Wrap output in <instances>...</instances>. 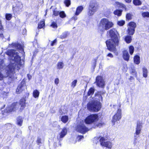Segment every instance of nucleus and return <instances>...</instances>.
Listing matches in <instances>:
<instances>
[{
  "label": "nucleus",
  "instance_id": "1",
  "mask_svg": "<svg viewBox=\"0 0 149 149\" xmlns=\"http://www.w3.org/2000/svg\"><path fill=\"white\" fill-rule=\"evenodd\" d=\"M6 54L10 56V63L6 68V72L8 76L12 80L17 78L15 74V70L20 69V67L24 63V61H20V57L14 49L8 51Z\"/></svg>",
  "mask_w": 149,
  "mask_h": 149
},
{
  "label": "nucleus",
  "instance_id": "2",
  "mask_svg": "<svg viewBox=\"0 0 149 149\" xmlns=\"http://www.w3.org/2000/svg\"><path fill=\"white\" fill-rule=\"evenodd\" d=\"M105 93L104 92L98 91L95 93L94 95L91 96L93 100L89 102L87 104L88 109L90 111H99L101 108L100 101H102L103 98L102 96Z\"/></svg>",
  "mask_w": 149,
  "mask_h": 149
},
{
  "label": "nucleus",
  "instance_id": "3",
  "mask_svg": "<svg viewBox=\"0 0 149 149\" xmlns=\"http://www.w3.org/2000/svg\"><path fill=\"white\" fill-rule=\"evenodd\" d=\"M111 39L107 40L106 44L108 49L111 51H116V45H117L119 42V34L115 29H112L107 32Z\"/></svg>",
  "mask_w": 149,
  "mask_h": 149
},
{
  "label": "nucleus",
  "instance_id": "4",
  "mask_svg": "<svg viewBox=\"0 0 149 149\" xmlns=\"http://www.w3.org/2000/svg\"><path fill=\"white\" fill-rule=\"evenodd\" d=\"M25 100L23 98L20 100L19 103L18 102H14L11 104L10 106L6 107L4 110L5 112L10 113L18 109L20 106V109L22 110L25 107Z\"/></svg>",
  "mask_w": 149,
  "mask_h": 149
},
{
  "label": "nucleus",
  "instance_id": "5",
  "mask_svg": "<svg viewBox=\"0 0 149 149\" xmlns=\"http://www.w3.org/2000/svg\"><path fill=\"white\" fill-rule=\"evenodd\" d=\"M113 25V23L105 18L102 19L100 22L99 26V29L102 31L108 30L112 27Z\"/></svg>",
  "mask_w": 149,
  "mask_h": 149
},
{
  "label": "nucleus",
  "instance_id": "6",
  "mask_svg": "<svg viewBox=\"0 0 149 149\" xmlns=\"http://www.w3.org/2000/svg\"><path fill=\"white\" fill-rule=\"evenodd\" d=\"M98 8V4L95 1L91 2L88 9V15L89 16L93 15L97 10Z\"/></svg>",
  "mask_w": 149,
  "mask_h": 149
},
{
  "label": "nucleus",
  "instance_id": "7",
  "mask_svg": "<svg viewBox=\"0 0 149 149\" xmlns=\"http://www.w3.org/2000/svg\"><path fill=\"white\" fill-rule=\"evenodd\" d=\"M98 117L97 115H91L86 118L85 122L87 124H90L97 120L98 119Z\"/></svg>",
  "mask_w": 149,
  "mask_h": 149
},
{
  "label": "nucleus",
  "instance_id": "8",
  "mask_svg": "<svg viewBox=\"0 0 149 149\" xmlns=\"http://www.w3.org/2000/svg\"><path fill=\"white\" fill-rule=\"evenodd\" d=\"M77 130L81 133L84 134L89 130L84 125L83 122L81 123L77 126Z\"/></svg>",
  "mask_w": 149,
  "mask_h": 149
},
{
  "label": "nucleus",
  "instance_id": "9",
  "mask_svg": "<svg viewBox=\"0 0 149 149\" xmlns=\"http://www.w3.org/2000/svg\"><path fill=\"white\" fill-rule=\"evenodd\" d=\"M136 26V24L134 22H131L129 23L127 30L128 33L129 35H133L134 34Z\"/></svg>",
  "mask_w": 149,
  "mask_h": 149
},
{
  "label": "nucleus",
  "instance_id": "10",
  "mask_svg": "<svg viewBox=\"0 0 149 149\" xmlns=\"http://www.w3.org/2000/svg\"><path fill=\"white\" fill-rule=\"evenodd\" d=\"M121 110L119 109L117 110V113L115 114L113 118L112 122L113 123V125H114V123L121 119Z\"/></svg>",
  "mask_w": 149,
  "mask_h": 149
},
{
  "label": "nucleus",
  "instance_id": "11",
  "mask_svg": "<svg viewBox=\"0 0 149 149\" xmlns=\"http://www.w3.org/2000/svg\"><path fill=\"white\" fill-rule=\"evenodd\" d=\"M95 83L97 86L99 87L103 88L105 85L104 81L101 76H98L96 77Z\"/></svg>",
  "mask_w": 149,
  "mask_h": 149
},
{
  "label": "nucleus",
  "instance_id": "12",
  "mask_svg": "<svg viewBox=\"0 0 149 149\" xmlns=\"http://www.w3.org/2000/svg\"><path fill=\"white\" fill-rule=\"evenodd\" d=\"M100 141L102 146H104L110 149L111 148L112 145L111 143L109 141L106 142L105 139L103 137H101Z\"/></svg>",
  "mask_w": 149,
  "mask_h": 149
},
{
  "label": "nucleus",
  "instance_id": "13",
  "mask_svg": "<svg viewBox=\"0 0 149 149\" xmlns=\"http://www.w3.org/2000/svg\"><path fill=\"white\" fill-rule=\"evenodd\" d=\"M142 124L140 121H138L137 123V126L136 128L135 135L134 136L136 138H137L138 136L137 135H139L141 133V129L142 127Z\"/></svg>",
  "mask_w": 149,
  "mask_h": 149
},
{
  "label": "nucleus",
  "instance_id": "14",
  "mask_svg": "<svg viewBox=\"0 0 149 149\" xmlns=\"http://www.w3.org/2000/svg\"><path fill=\"white\" fill-rule=\"evenodd\" d=\"M9 47L15 48L17 49L20 50L22 52L23 51V46L17 43H13L9 45Z\"/></svg>",
  "mask_w": 149,
  "mask_h": 149
},
{
  "label": "nucleus",
  "instance_id": "15",
  "mask_svg": "<svg viewBox=\"0 0 149 149\" xmlns=\"http://www.w3.org/2000/svg\"><path fill=\"white\" fill-rule=\"evenodd\" d=\"M23 8V5L22 3L20 2H17L16 6L13 7V10L17 12L21 11Z\"/></svg>",
  "mask_w": 149,
  "mask_h": 149
},
{
  "label": "nucleus",
  "instance_id": "16",
  "mask_svg": "<svg viewBox=\"0 0 149 149\" xmlns=\"http://www.w3.org/2000/svg\"><path fill=\"white\" fill-rule=\"evenodd\" d=\"M26 88L24 82L22 81L19 84L16 90V92L17 94L19 93Z\"/></svg>",
  "mask_w": 149,
  "mask_h": 149
},
{
  "label": "nucleus",
  "instance_id": "17",
  "mask_svg": "<svg viewBox=\"0 0 149 149\" xmlns=\"http://www.w3.org/2000/svg\"><path fill=\"white\" fill-rule=\"evenodd\" d=\"M67 132V129L65 127L63 128L61 132L57 136V139L59 141L61 140V139L64 137L66 134Z\"/></svg>",
  "mask_w": 149,
  "mask_h": 149
},
{
  "label": "nucleus",
  "instance_id": "18",
  "mask_svg": "<svg viewBox=\"0 0 149 149\" xmlns=\"http://www.w3.org/2000/svg\"><path fill=\"white\" fill-rule=\"evenodd\" d=\"M123 57L124 60L129 61L130 56L127 51L125 50L123 52Z\"/></svg>",
  "mask_w": 149,
  "mask_h": 149
},
{
  "label": "nucleus",
  "instance_id": "19",
  "mask_svg": "<svg viewBox=\"0 0 149 149\" xmlns=\"http://www.w3.org/2000/svg\"><path fill=\"white\" fill-rule=\"evenodd\" d=\"M83 9L84 8L82 6H78L76 8V11L75 14V15L76 16L79 15Z\"/></svg>",
  "mask_w": 149,
  "mask_h": 149
},
{
  "label": "nucleus",
  "instance_id": "20",
  "mask_svg": "<svg viewBox=\"0 0 149 149\" xmlns=\"http://www.w3.org/2000/svg\"><path fill=\"white\" fill-rule=\"evenodd\" d=\"M134 63L136 64H139L140 63V57L138 55H136L134 58Z\"/></svg>",
  "mask_w": 149,
  "mask_h": 149
},
{
  "label": "nucleus",
  "instance_id": "21",
  "mask_svg": "<svg viewBox=\"0 0 149 149\" xmlns=\"http://www.w3.org/2000/svg\"><path fill=\"white\" fill-rule=\"evenodd\" d=\"M84 138L83 136H78L76 139V140L74 139L73 138H72L70 139L71 140H73L72 141V143L75 144L76 143L77 140L79 141H80L81 139Z\"/></svg>",
  "mask_w": 149,
  "mask_h": 149
},
{
  "label": "nucleus",
  "instance_id": "22",
  "mask_svg": "<svg viewBox=\"0 0 149 149\" xmlns=\"http://www.w3.org/2000/svg\"><path fill=\"white\" fill-rule=\"evenodd\" d=\"M95 89L94 88H91L89 90L88 93L87 95L88 96H92L94 93Z\"/></svg>",
  "mask_w": 149,
  "mask_h": 149
},
{
  "label": "nucleus",
  "instance_id": "23",
  "mask_svg": "<svg viewBox=\"0 0 149 149\" xmlns=\"http://www.w3.org/2000/svg\"><path fill=\"white\" fill-rule=\"evenodd\" d=\"M143 76L146 78L148 76V71L147 69L145 67H143L142 68Z\"/></svg>",
  "mask_w": 149,
  "mask_h": 149
},
{
  "label": "nucleus",
  "instance_id": "24",
  "mask_svg": "<svg viewBox=\"0 0 149 149\" xmlns=\"http://www.w3.org/2000/svg\"><path fill=\"white\" fill-rule=\"evenodd\" d=\"M23 119L21 117H19L17 118V124L19 126L22 125L23 122Z\"/></svg>",
  "mask_w": 149,
  "mask_h": 149
},
{
  "label": "nucleus",
  "instance_id": "25",
  "mask_svg": "<svg viewBox=\"0 0 149 149\" xmlns=\"http://www.w3.org/2000/svg\"><path fill=\"white\" fill-rule=\"evenodd\" d=\"M45 21L43 20L40 22L38 24V29L44 28L45 27Z\"/></svg>",
  "mask_w": 149,
  "mask_h": 149
},
{
  "label": "nucleus",
  "instance_id": "26",
  "mask_svg": "<svg viewBox=\"0 0 149 149\" xmlns=\"http://www.w3.org/2000/svg\"><path fill=\"white\" fill-rule=\"evenodd\" d=\"M125 40L127 43H130L132 40L131 36H127L125 37Z\"/></svg>",
  "mask_w": 149,
  "mask_h": 149
},
{
  "label": "nucleus",
  "instance_id": "27",
  "mask_svg": "<svg viewBox=\"0 0 149 149\" xmlns=\"http://www.w3.org/2000/svg\"><path fill=\"white\" fill-rule=\"evenodd\" d=\"M68 120V116H63L61 118V121L64 123H66Z\"/></svg>",
  "mask_w": 149,
  "mask_h": 149
},
{
  "label": "nucleus",
  "instance_id": "28",
  "mask_svg": "<svg viewBox=\"0 0 149 149\" xmlns=\"http://www.w3.org/2000/svg\"><path fill=\"white\" fill-rule=\"evenodd\" d=\"M68 35V32H65L63 33L62 35L60 36L59 37L61 38L64 39L66 38Z\"/></svg>",
  "mask_w": 149,
  "mask_h": 149
},
{
  "label": "nucleus",
  "instance_id": "29",
  "mask_svg": "<svg viewBox=\"0 0 149 149\" xmlns=\"http://www.w3.org/2000/svg\"><path fill=\"white\" fill-rule=\"evenodd\" d=\"M133 3L136 6H139L142 3L140 0H133Z\"/></svg>",
  "mask_w": 149,
  "mask_h": 149
},
{
  "label": "nucleus",
  "instance_id": "30",
  "mask_svg": "<svg viewBox=\"0 0 149 149\" xmlns=\"http://www.w3.org/2000/svg\"><path fill=\"white\" fill-rule=\"evenodd\" d=\"M64 66L63 63L62 62H58L57 64V68L59 69L63 68Z\"/></svg>",
  "mask_w": 149,
  "mask_h": 149
},
{
  "label": "nucleus",
  "instance_id": "31",
  "mask_svg": "<svg viewBox=\"0 0 149 149\" xmlns=\"http://www.w3.org/2000/svg\"><path fill=\"white\" fill-rule=\"evenodd\" d=\"M130 53L131 55H132L134 52V48L132 46H130L129 47Z\"/></svg>",
  "mask_w": 149,
  "mask_h": 149
},
{
  "label": "nucleus",
  "instance_id": "32",
  "mask_svg": "<svg viewBox=\"0 0 149 149\" xmlns=\"http://www.w3.org/2000/svg\"><path fill=\"white\" fill-rule=\"evenodd\" d=\"M122 11L119 10H116L114 12V13L115 15L120 16L121 14Z\"/></svg>",
  "mask_w": 149,
  "mask_h": 149
},
{
  "label": "nucleus",
  "instance_id": "33",
  "mask_svg": "<svg viewBox=\"0 0 149 149\" xmlns=\"http://www.w3.org/2000/svg\"><path fill=\"white\" fill-rule=\"evenodd\" d=\"M142 15L143 17H149V12H143L142 14Z\"/></svg>",
  "mask_w": 149,
  "mask_h": 149
},
{
  "label": "nucleus",
  "instance_id": "34",
  "mask_svg": "<svg viewBox=\"0 0 149 149\" xmlns=\"http://www.w3.org/2000/svg\"><path fill=\"white\" fill-rule=\"evenodd\" d=\"M96 60L95 59H93L92 62V67H93V69L94 70L96 66Z\"/></svg>",
  "mask_w": 149,
  "mask_h": 149
},
{
  "label": "nucleus",
  "instance_id": "35",
  "mask_svg": "<svg viewBox=\"0 0 149 149\" xmlns=\"http://www.w3.org/2000/svg\"><path fill=\"white\" fill-rule=\"evenodd\" d=\"M65 4L67 7H68L71 4L70 0H65L64 2Z\"/></svg>",
  "mask_w": 149,
  "mask_h": 149
},
{
  "label": "nucleus",
  "instance_id": "36",
  "mask_svg": "<svg viewBox=\"0 0 149 149\" xmlns=\"http://www.w3.org/2000/svg\"><path fill=\"white\" fill-rule=\"evenodd\" d=\"M59 15L60 17L63 18L66 17V15L64 12L63 11H61L59 12Z\"/></svg>",
  "mask_w": 149,
  "mask_h": 149
},
{
  "label": "nucleus",
  "instance_id": "37",
  "mask_svg": "<svg viewBox=\"0 0 149 149\" xmlns=\"http://www.w3.org/2000/svg\"><path fill=\"white\" fill-rule=\"evenodd\" d=\"M51 26L54 28H57V26L56 22H53L51 25Z\"/></svg>",
  "mask_w": 149,
  "mask_h": 149
},
{
  "label": "nucleus",
  "instance_id": "38",
  "mask_svg": "<svg viewBox=\"0 0 149 149\" xmlns=\"http://www.w3.org/2000/svg\"><path fill=\"white\" fill-rule=\"evenodd\" d=\"M77 80H74L71 84V86L74 88L76 86Z\"/></svg>",
  "mask_w": 149,
  "mask_h": 149
},
{
  "label": "nucleus",
  "instance_id": "39",
  "mask_svg": "<svg viewBox=\"0 0 149 149\" xmlns=\"http://www.w3.org/2000/svg\"><path fill=\"white\" fill-rule=\"evenodd\" d=\"M132 15L130 13H127L126 16V19L128 20H130L132 19Z\"/></svg>",
  "mask_w": 149,
  "mask_h": 149
},
{
  "label": "nucleus",
  "instance_id": "40",
  "mask_svg": "<svg viewBox=\"0 0 149 149\" xmlns=\"http://www.w3.org/2000/svg\"><path fill=\"white\" fill-rule=\"evenodd\" d=\"M6 18L7 20H10L12 18V15L9 14H6Z\"/></svg>",
  "mask_w": 149,
  "mask_h": 149
},
{
  "label": "nucleus",
  "instance_id": "41",
  "mask_svg": "<svg viewBox=\"0 0 149 149\" xmlns=\"http://www.w3.org/2000/svg\"><path fill=\"white\" fill-rule=\"evenodd\" d=\"M125 23V22L123 20L119 21L117 22V24L120 26H123Z\"/></svg>",
  "mask_w": 149,
  "mask_h": 149
},
{
  "label": "nucleus",
  "instance_id": "42",
  "mask_svg": "<svg viewBox=\"0 0 149 149\" xmlns=\"http://www.w3.org/2000/svg\"><path fill=\"white\" fill-rule=\"evenodd\" d=\"M59 12L58 11H57L56 10H54L53 11V15H54L55 16H57L58 15H59L60 14Z\"/></svg>",
  "mask_w": 149,
  "mask_h": 149
},
{
  "label": "nucleus",
  "instance_id": "43",
  "mask_svg": "<svg viewBox=\"0 0 149 149\" xmlns=\"http://www.w3.org/2000/svg\"><path fill=\"white\" fill-rule=\"evenodd\" d=\"M131 73L132 74V75H135L136 78L137 77L136 72L135 70L132 69L131 72Z\"/></svg>",
  "mask_w": 149,
  "mask_h": 149
},
{
  "label": "nucleus",
  "instance_id": "44",
  "mask_svg": "<svg viewBox=\"0 0 149 149\" xmlns=\"http://www.w3.org/2000/svg\"><path fill=\"white\" fill-rule=\"evenodd\" d=\"M64 46L63 45H62L60 46L58 48L59 50L61 52H62L64 49Z\"/></svg>",
  "mask_w": 149,
  "mask_h": 149
},
{
  "label": "nucleus",
  "instance_id": "45",
  "mask_svg": "<svg viewBox=\"0 0 149 149\" xmlns=\"http://www.w3.org/2000/svg\"><path fill=\"white\" fill-rule=\"evenodd\" d=\"M33 96L35 98L37 97V90H36L34 91L33 93Z\"/></svg>",
  "mask_w": 149,
  "mask_h": 149
},
{
  "label": "nucleus",
  "instance_id": "46",
  "mask_svg": "<svg viewBox=\"0 0 149 149\" xmlns=\"http://www.w3.org/2000/svg\"><path fill=\"white\" fill-rule=\"evenodd\" d=\"M57 40L56 39H55L53 41L51 42V45L53 46L56 42Z\"/></svg>",
  "mask_w": 149,
  "mask_h": 149
},
{
  "label": "nucleus",
  "instance_id": "47",
  "mask_svg": "<svg viewBox=\"0 0 149 149\" xmlns=\"http://www.w3.org/2000/svg\"><path fill=\"white\" fill-rule=\"evenodd\" d=\"M59 80L58 78H56L55 79L54 81V83L55 84L57 85L59 83Z\"/></svg>",
  "mask_w": 149,
  "mask_h": 149
},
{
  "label": "nucleus",
  "instance_id": "48",
  "mask_svg": "<svg viewBox=\"0 0 149 149\" xmlns=\"http://www.w3.org/2000/svg\"><path fill=\"white\" fill-rule=\"evenodd\" d=\"M107 56L110 57V58H113V55H112V54L111 53H109L107 55Z\"/></svg>",
  "mask_w": 149,
  "mask_h": 149
},
{
  "label": "nucleus",
  "instance_id": "49",
  "mask_svg": "<svg viewBox=\"0 0 149 149\" xmlns=\"http://www.w3.org/2000/svg\"><path fill=\"white\" fill-rule=\"evenodd\" d=\"M3 76L2 74L0 72V80L3 79Z\"/></svg>",
  "mask_w": 149,
  "mask_h": 149
},
{
  "label": "nucleus",
  "instance_id": "50",
  "mask_svg": "<svg viewBox=\"0 0 149 149\" xmlns=\"http://www.w3.org/2000/svg\"><path fill=\"white\" fill-rule=\"evenodd\" d=\"M38 143H40L41 144L42 143V140L41 139L38 138Z\"/></svg>",
  "mask_w": 149,
  "mask_h": 149
},
{
  "label": "nucleus",
  "instance_id": "51",
  "mask_svg": "<svg viewBox=\"0 0 149 149\" xmlns=\"http://www.w3.org/2000/svg\"><path fill=\"white\" fill-rule=\"evenodd\" d=\"M72 19L74 20H76L77 19V16H74L72 17Z\"/></svg>",
  "mask_w": 149,
  "mask_h": 149
},
{
  "label": "nucleus",
  "instance_id": "52",
  "mask_svg": "<svg viewBox=\"0 0 149 149\" xmlns=\"http://www.w3.org/2000/svg\"><path fill=\"white\" fill-rule=\"evenodd\" d=\"M120 6L122 8L125 9H126V6L124 4H122Z\"/></svg>",
  "mask_w": 149,
  "mask_h": 149
},
{
  "label": "nucleus",
  "instance_id": "53",
  "mask_svg": "<svg viewBox=\"0 0 149 149\" xmlns=\"http://www.w3.org/2000/svg\"><path fill=\"white\" fill-rule=\"evenodd\" d=\"M27 77H28V78L29 80H30L31 79V76L29 74H28Z\"/></svg>",
  "mask_w": 149,
  "mask_h": 149
},
{
  "label": "nucleus",
  "instance_id": "54",
  "mask_svg": "<svg viewBox=\"0 0 149 149\" xmlns=\"http://www.w3.org/2000/svg\"><path fill=\"white\" fill-rule=\"evenodd\" d=\"M134 79V78L133 77L131 76L130 77V78L129 79V80H130V81H131L132 80Z\"/></svg>",
  "mask_w": 149,
  "mask_h": 149
},
{
  "label": "nucleus",
  "instance_id": "55",
  "mask_svg": "<svg viewBox=\"0 0 149 149\" xmlns=\"http://www.w3.org/2000/svg\"><path fill=\"white\" fill-rule=\"evenodd\" d=\"M126 2L127 3H130L131 2L132 0H125Z\"/></svg>",
  "mask_w": 149,
  "mask_h": 149
},
{
  "label": "nucleus",
  "instance_id": "56",
  "mask_svg": "<svg viewBox=\"0 0 149 149\" xmlns=\"http://www.w3.org/2000/svg\"><path fill=\"white\" fill-rule=\"evenodd\" d=\"M43 3V0H40V5L42 4Z\"/></svg>",
  "mask_w": 149,
  "mask_h": 149
},
{
  "label": "nucleus",
  "instance_id": "57",
  "mask_svg": "<svg viewBox=\"0 0 149 149\" xmlns=\"http://www.w3.org/2000/svg\"><path fill=\"white\" fill-rule=\"evenodd\" d=\"M3 35L2 33L0 34V37L3 38Z\"/></svg>",
  "mask_w": 149,
  "mask_h": 149
},
{
  "label": "nucleus",
  "instance_id": "58",
  "mask_svg": "<svg viewBox=\"0 0 149 149\" xmlns=\"http://www.w3.org/2000/svg\"><path fill=\"white\" fill-rule=\"evenodd\" d=\"M101 125V123H100L99 124H98V125H97V126H100Z\"/></svg>",
  "mask_w": 149,
  "mask_h": 149
},
{
  "label": "nucleus",
  "instance_id": "59",
  "mask_svg": "<svg viewBox=\"0 0 149 149\" xmlns=\"http://www.w3.org/2000/svg\"><path fill=\"white\" fill-rule=\"evenodd\" d=\"M51 112L53 113H55V111H51Z\"/></svg>",
  "mask_w": 149,
  "mask_h": 149
},
{
  "label": "nucleus",
  "instance_id": "60",
  "mask_svg": "<svg viewBox=\"0 0 149 149\" xmlns=\"http://www.w3.org/2000/svg\"><path fill=\"white\" fill-rule=\"evenodd\" d=\"M38 96H39V93L38 92Z\"/></svg>",
  "mask_w": 149,
  "mask_h": 149
},
{
  "label": "nucleus",
  "instance_id": "61",
  "mask_svg": "<svg viewBox=\"0 0 149 149\" xmlns=\"http://www.w3.org/2000/svg\"><path fill=\"white\" fill-rule=\"evenodd\" d=\"M54 123L56 124V125L57 123V122H54Z\"/></svg>",
  "mask_w": 149,
  "mask_h": 149
},
{
  "label": "nucleus",
  "instance_id": "62",
  "mask_svg": "<svg viewBox=\"0 0 149 149\" xmlns=\"http://www.w3.org/2000/svg\"><path fill=\"white\" fill-rule=\"evenodd\" d=\"M74 54L72 56V58L74 57Z\"/></svg>",
  "mask_w": 149,
  "mask_h": 149
},
{
  "label": "nucleus",
  "instance_id": "63",
  "mask_svg": "<svg viewBox=\"0 0 149 149\" xmlns=\"http://www.w3.org/2000/svg\"><path fill=\"white\" fill-rule=\"evenodd\" d=\"M61 110H60V111H59V112H60V113H61Z\"/></svg>",
  "mask_w": 149,
  "mask_h": 149
}]
</instances>
